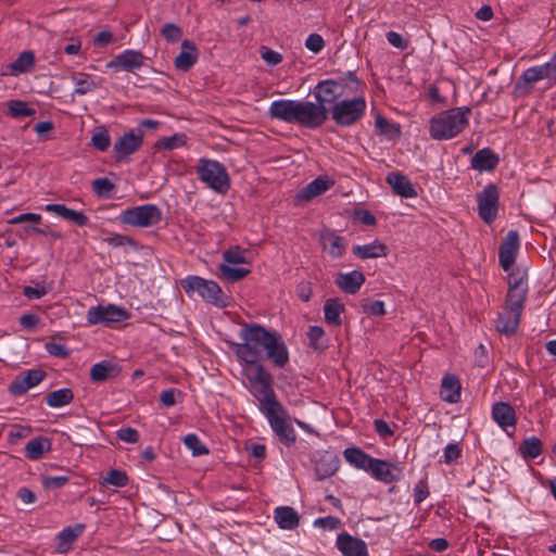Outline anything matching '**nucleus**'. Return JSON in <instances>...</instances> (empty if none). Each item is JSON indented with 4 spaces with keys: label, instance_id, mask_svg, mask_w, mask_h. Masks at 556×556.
I'll return each instance as SVG.
<instances>
[{
    "label": "nucleus",
    "instance_id": "26",
    "mask_svg": "<svg viewBox=\"0 0 556 556\" xmlns=\"http://www.w3.org/2000/svg\"><path fill=\"white\" fill-rule=\"evenodd\" d=\"M365 276L362 271L353 270L350 273H340L336 278V285L345 293L355 294L363 283Z\"/></svg>",
    "mask_w": 556,
    "mask_h": 556
},
{
    "label": "nucleus",
    "instance_id": "46",
    "mask_svg": "<svg viewBox=\"0 0 556 556\" xmlns=\"http://www.w3.org/2000/svg\"><path fill=\"white\" fill-rule=\"evenodd\" d=\"M184 444L192 452L193 456H202L208 454L207 447L201 442L194 433H189L184 438Z\"/></svg>",
    "mask_w": 556,
    "mask_h": 556
},
{
    "label": "nucleus",
    "instance_id": "58",
    "mask_svg": "<svg viewBox=\"0 0 556 556\" xmlns=\"http://www.w3.org/2000/svg\"><path fill=\"white\" fill-rule=\"evenodd\" d=\"M116 437L118 440L127 443H137L139 440L138 431L130 427H125L117 430Z\"/></svg>",
    "mask_w": 556,
    "mask_h": 556
},
{
    "label": "nucleus",
    "instance_id": "39",
    "mask_svg": "<svg viewBox=\"0 0 556 556\" xmlns=\"http://www.w3.org/2000/svg\"><path fill=\"white\" fill-rule=\"evenodd\" d=\"M129 483L127 473L123 470L111 469L101 477L100 484L114 488H124Z\"/></svg>",
    "mask_w": 556,
    "mask_h": 556
},
{
    "label": "nucleus",
    "instance_id": "25",
    "mask_svg": "<svg viewBox=\"0 0 556 556\" xmlns=\"http://www.w3.org/2000/svg\"><path fill=\"white\" fill-rule=\"evenodd\" d=\"M500 159L490 148H483L471 157V167L478 172H491L498 165Z\"/></svg>",
    "mask_w": 556,
    "mask_h": 556
},
{
    "label": "nucleus",
    "instance_id": "37",
    "mask_svg": "<svg viewBox=\"0 0 556 556\" xmlns=\"http://www.w3.org/2000/svg\"><path fill=\"white\" fill-rule=\"evenodd\" d=\"M72 80L75 85L73 94L84 96L98 88V85L88 74L79 73L72 76Z\"/></svg>",
    "mask_w": 556,
    "mask_h": 556
},
{
    "label": "nucleus",
    "instance_id": "61",
    "mask_svg": "<svg viewBox=\"0 0 556 556\" xmlns=\"http://www.w3.org/2000/svg\"><path fill=\"white\" fill-rule=\"evenodd\" d=\"M42 217L40 214H36V213H24V214H20L15 217H13L12 219H10V224L12 225H18V224H23V223H30V224H40Z\"/></svg>",
    "mask_w": 556,
    "mask_h": 556
},
{
    "label": "nucleus",
    "instance_id": "45",
    "mask_svg": "<svg viewBox=\"0 0 556 556\" xmlns=\"http://www.w3.org/2000/svg\"><path fill=\"white\" fill-rule=\"evenodd\" d=\"M224 264H248L247 251L239 247H232L223 252Z\"/></svg>",
    "mask_w": 556,
    "mask_h": 556
},
{
    "label": "nucleus",
    "instance_id": "59",
    "mask_svg": "<svg viewBox=\"0 0 556 556\" xmlns=\"http://www.w3.org/2000/svg\"><path fill=\"white\" fill-rule=\"evenodd\" d=\"M324 336H325V331L319 326H311L308 329V332H307V337L311 341V344L315 349L324 348V344L320 342L321 339L324 338Z\"/></svg>",
    "mask_w": 556,
    "mask_h": 556
},
{
    "label": "nucleus",
    "instance_id": "42",
    "mask_svg": "<svg viewBox=\"0 0 556 556\" xmlns=\"http://www.w3.org/2000/svg\"><path fill=\"white\" fill-rule=\"evenodd\" d=\"M375 124L379 131L387 136L389 139H395L401 135V127L399 124L393 123L380 115L376 117Z\"/></svg>",
    "mask_w": 556,
    "mask_h": 556
},
{
    "label": "nucleus",
    "instance_id": "21",
    "mask_svg": "<svg viewBox=\"0 0 556 556\" xmlns=\"http://www.w3.org/2000/svg\"><path fill=\"white\" fill-rule=\"evenodd\" d=\"M43 210L79 227H84L89 223L88 216L83 211L68 208L64 204H47Z\"/></svg>",
    "mask_w": 556,
    "mask_h": 556
},
{
    "label": "nucleus",
    "instance_id": "27",
    "mask_svg": "<svg viewBox=\"0 0 556 556\" xmlns=\"http://www.w3.org/2000/svg\"><path fill=\"white\" fill-rule=\"evenodd\" d=\"M121 371L122 369L117 363L111 361H102L91 367L90 377L94 381L116 379L122 378Z\"/></svg>",
    "mask_w": 556,
    "mask_h": 556
},
{
    "label": "nucleus",
    "instance_id": "40",
    "mask_svg": "<svg viewBox=\"0 0 556 556\" xmlns=\"http://www.w3.org/2000/svg\"><path fill=\"white\" fill-rule=\"evenodd\" d=\"M219 273L222 278L228 282H236L247 277L250 274V269L244 267H233L228 264H220Z\"/></svg>",
    "mask_w": 556,
    "mask_h": 556
},
{
    "label": "nucleus",
    "instance_id": "2",
    "mask_svg": "<svg viewBox=\"0 0 556 556\" xmlns=\"http://www.w3.org/2000/svg\"><path fill=\"white\" fill-rule=\"evenodd\" d=\"M249 391L258 402V409L266 418L273 432L287 446L296 441L293 419L277 400L271 384H249Z\"/></svg>",
    "mask_w": 556,
    "mask_h": 556
},
{
    "label": "nucleus",
    "instance_id": "29",
    "mask_svg": "<svg viewBox=\"0 0 556 556\" xmlns=\"http://www.w3.org/2000/svg\"><path fill=\"white\" fill-rule=\"evenodd\" d=\"M387 182L392 187L396 194L403 198L417 197V192L408 177L401 173H390L387 176Z\"/></svg>",
    "mask_w": 556,
    "mask_h": 556
},
{
    "label": "nucleus",
    "instance_id": "36",
    "mask_svg": "<svg viewBox=\"0 0 556 556\" xmlns=\"http://www.w3.org/2000/svg\"><path fill=\"white\" fill-rule=\"evenodd\" d=\"M73 391L68 388H63L50 392L46 396V403L49 407L59 408L70 404L73 401Z\"/></svg>",
    "mask_w": 556,
    "mask_h": 556
},
{
    "label": "nucleus",
    "instance_id": "19",
    "mask_svg": "<svg viewBox=\"0 0 556 556\" xmlns=\"http://www.w3.org/2000/svg\"><path fill=\"white\" fill-rule=\"evenodd\" d=\"M319 240L324 251L328 252L332 258H340L343 256L348 245L346 240L337 235L336 231L331 229L323 230L320 232Z\"/></svg>",
    "mask_w": 556,
    "mask_h": 556
},
{
    "label": "nucleus",
    "instance_id": "14",
    "mask_svg": "<svg viewBox=\"0 0 556 556\" xmlns=\"http://www.w3.org/2000/svg\"><path fill=\"white\" fill-rule=\"evenodd\" d=\"M367 472L386 484L396 482L402 477V469L397 464L375 457L371 458Z\"/></svg>",
    "mask_w": 556,
    "mask_h": 556
},
{
    "label": "nucleus",
    "instance_id": "15",
    "mask_svg": "<svg viewBox=\"0 0 556 556\" xmlns=\"http://www.w3.org/2000/svg\"><path fill=\"white\" fill-rule=\"evenodd\" d=\"M146 56L139 50L127 49L114 56L108 67L132 73L144 65Z\"/></svg>",
    "mask_w": 556,
    "mask_h": 556
},
{
    "label": "nucleus",
    "instance_id": "32",
    "mask_svg": "<svg viewBox=\"0 0 556 556\" xmlns=\"http://www.w3.org/2000/svg\"><path fill=\"white\" fill-rule=\"evenodd\" d=\"M24 450L28 459L37 460L51 450V442L48 438L37 437L28 441Z\"/></svg>",
    "mask_w": 556,
    "mask_h": 556
},
{
    "label": "nucleus",
    "instance_id": "64",
    "mask_svg": "<svg viewBox=\"0 0 556 556\" xmlns=\"http://www.w3.org/2000/svg\"><path fill=\"white\" fill-rule=\"evenodd\" d=\"M48 293V290L45 286L24 287L23 294L29 300H38L45 296Z\"/></svg>",
    "mask_w": 556,
    "mask_h": 556
},
{
    "label": "nucleus",
    "instance_id": "53",
    "mask_svg": "<svg viewBox=\"0 0 556 556\" xmlns=\"http://www.w3.org/2000/svg\"><path fill=\"white\" fill-rule=\"evenodd\" d=\"M260 53L261 58L269 66H276L282 61V55L279 52L271 50L265 46L261 47Z\"/></svg>",
    "mask_w": 556,
    "mask_h": 556
},
{
    "label": "nucleus",
    "instance_id": "8",
    "mask_svg": "<svg viewBox=\"0 0 556 556\" xmlns=\"http://www.w3.org/2000/svg\"><path fill=\"white\" fill-rule=\"evenodd\" d=\"M119 219L132 227L148 228L162 220V212L155 204H143L123 211Z\"/></svg>",
    "mask_w": 556,
    "mask_h": 556
},
{
    "label": "nucleus",
    "instance_id": "44",
    "mask_svg": "<svg viewBox=\"0 0 556 556\" xmlns=\"http://www.w3.org/2000/svg\"><path fill=\"white\" fill-rule=\"evenodd\" d=\"M462 384H440L439 395L447 403L454 404L460 400Z\"/></svg>",
    "mask_w": 556,
    "mask_h": 556
},
{
    "label": "nucleus",
    "instance_id": "12",
    "mask_svg": "<svg viewBox=\"0 0 556 556\" xmlns=\"http://www.w3.org/2000/svg\"><path fill=\"white\" fill-rule=\"evenodd\" d=\"M479 217L488 225L492 224L498 212L500 191L494 184L486 185L477 194Z\"/></svg>",
    "mask_w": 556,
    "mask_h": 556
},
{
    "label": "nucleus",
    "instance_id": "17",
    "mask_svg": "<svg viewBox=\"0 0 556 556\" xmlns=\"http://www.w3.org/2000/svg\"><path fill=\"white\" fill-rule=\"evenodd\" d=\"M298 100L279 99L273 101L268 109V115L287 124H295Z\"/></svg>",
    "mask_w": 556,
    "mask_h": 556
},
{
    "label": "nucleus",
    "instance_id": "20",
    "mask_svg": "<svg viewBox=\"0 0 556 556\" xmlns=\"http://www.w3.org/2000/svg\"><path fill=\"white\" fill-rule=\"evenodd\" d=\"M332 185L333 180L329 177L318 176L298 192L295 200L298 203L302 201H309L325 193Z\"/></svg>",
    "mask_w": 556,
    "mask_h": 556
},
{
    "label": "nucleus",
    "instance_id": "7",
    "mask_svg": "<svg viewBox=\"0 0 556 556\" xmlns=\"http://www.w3.org/2000/svg\"><path fill=\"white\" fill-rule=\"evenodd\" d=\"M200 180L218 193L229 189V176L223 164L215 160L200 159L197 166Z\"/></svg>",
    "mask_w": 556,
    "mask_h": 556
},
{
    "label": "nucleus",
    "instance_id": "63",
    "mask_svg": "<svg viewBox=\"0 0 556 556\" xmlns=\"http://www.w3.org/2000/svg\"><path fill=\"white\" fill-rule=\"evenodd\" d=\"M388 42L401 50H405L408 46V41L403 38V36L396 31L390 30L386 35Z\"/></svg>",
    "mask_w": 556,
    "mask_h": 556
},
{
    "label": "nucleus",
    "instance_id": "1",
    "mask_svg": "<svg viewBox=\"0 0 556 556\" xmlns=\"http://www.w3.org/2000/svg\"><path fill=\"white\" fill-rule=\"evenodd\" d=\"M241 343H231V350L242 363V372L249 382H270V375L260 363L268 358L276 367L289 361L285 342L276 332L260 325H247L240 329Z\"/></svg>",
    "mask_w": 556,
    "mask_h": 556
},
{
    "label": "nucleus",
    "instance_id": "16",
    "mask_svg": "<svg viewBox=\"0 0 556 556\" xmlns=\"http://www.w3.org/2000/svg\"><path fill=\"white\" fill-rule=\"evenodd\" d=\"M336 547L343 556H369L366 542L352 536L348 532H342L337 535Z\"/></svg>",
    "mask_w": 556,
    "mask_h": 556
},
{
    "label": "nucleus",
    "instance_id": "50",
    "mask_svg": "<svg viewBox=\"0 0 556 556\" xmlns=\"http://www.w3.org/2000/svg\"><path fill=\"white\" fill-rule=\"evenodd\" d=\"M313 525L315 528L333 531L342 527V521L338 517L326 516L315 519Z\"/></svg>",
    "mask_w": 556,
    "mask_h": 556
},
{
    "label": "nucleus",
    "instance_id": "35",
    "mask_svg": "<svg viewBox=\"0 0 556 556\" xmlns=\"http://www.w3.org/2000/svg\"><path fill=\"white\" fill-rule=\"evenodd\" d=\"M343 456L348 463L354 467L367 471L368 466L371 462V456L366 454L358 447H348L343 452Z\"/></svg>",
    "mask_w": 556,
    "mask_h": 556
},
{
    "label": "nucleus",
    "instance_id": "55",
    "mask_svg": "<svg viewBox=\"0 0 556 556\" xmlns=\"http://www.w3.org/2000/svg\"><path fill=\"white\" fill-rule=\"evenodd\" d=\"M46 351L54 357L66 358L70 355V349L62 343L47 342L45 344Z\"/></svg>",
    "mask_w": 556,
    "mask_h": 556
},
{
    "label": "nucleus",
    "instance_id": "54",
    "mask_svg": "<svg viewBox=\"0 0 556 556\" xmlns=\"http://www.w3.org/2000/svg\"><path fill=\"white\" fill-rule=\"evenodd\" d=\"M46 377V372L41 369H30L16 377L14 382H41Z\"/></svg>",
    "mask_w": 556,
    "mask_h": 556
},
{
    "label": "nucleus",
    "instance_id": "48",
    "mask_svg": "<svg viewBox=\"0 0 556 556\" xmlns=\"http://www.w3.org/2000/svg\"><path fill=\"white\" fill-rule=\"evenodd\" d=\"M463 453L462 446L459 443H448L443 448L442 462L446 465H452L457 463Z\"/></svg>",
    "mask_w": 556,
    "mask_h": 556
},
{
    "label": "nucleus",
    "instance_id": "5",
    "mask_svg": "<svg viewBox=\"0 0 556 556\" xmlns=\"http://www.w3.org/2000/svg\"><path fill=\"white\" fill-rule=\"evenodd\" d=\"M181 287L190 298L197 294L203 301L217 307L227 305V298L213 280H206L200 276H188L181 280Z\"/></svg>",
    "mask_w": 556,
    "mask_h": 556
},
{
    "label": "nucleus",
    "instance_id": "38",
    "mask_svg": "<svg viewBox=\"0 0 556 556\" xmlns=\"http://www.w3.org/2000/svg\"><path fill=\"white\" fill-rule=\"evenodd\" d=\"M548 66L549 65H546V63H545V64H542L539 66H533V67L527 68L522 73L523 81L527 84H534L544 78L555 77Z\"/></svg>",
    "mask_w": 556,
    "mask_h": 556
},
{
    "label": "nucleus",
    "instance_id": "10",
    "mask_svg": "<svg viewBox=\"0 0 556 556\" xmlns=\"http://www.w3.org/2000/svg\"><path fill=\"white\" fill-rule=\"evenodd\" d=\"M328 118V109L318 102L298 100L295 124L308 128L316 129L320 127Z\"/></svg>",
    "mask_w": 556,
    "mask_h": 556
},
{
    "label": "nucleus",
    "instance_id": "6",
    "mask_svg": "<svg viewBox=\"0 0 556 556\" xmlns=\"http://www.w3.org/2000/svg\"><path fill=\"white\" fill-rule=\"evenodd\" d=\"M366 100L363 96L343 99L331 106V117L338 126L348 127L358 122L365 114Z\"/></svg>",
    "mask_w": 556,
    "mask_h": 556
},
{
    "label": "nucleus",
    "instance_id": "24",
    "mask_svg": "<svg viewBox=\"0 0 556 556\" xmlns=\"http://www.w3.org/2000/svg\"><path fill=\"white\" fill-rule=\"evenodd\" d=\"M85 528L84 523H76L64 528L56 536V551L59 553H67L78 536L83 534Z\"/></svg>",
    "mask_w": 556,
    "mask_h": 556
},
{
    "label": "nucleus",
    "instance_id": "9",
    "mask_svg": "<svg viewBox=\"0 0 556 556\" xmlns=\"http://www.w3.org/2000/svg\"><path fill=\"white\" fill-rule=\"evenodd\" d=\"M129 317L130 313L127 309L114 304L91 306L86 315L89 325L104 326L123 323Z\"/></svg>",
    "mask_w": 556,
    "mask_h": 556
},
{
    "label": "nucleus",
    "instance_id": "4",
    "mask_svg": "<svg viewBox=\"0 0 556 556\" xmlns=\"http://www.w3.org/2000/svg\"><path fill=\"white\" fill-rule=\"evenodd\" d=\"M362 83L354 73L339 79H325L319 81L314 89V97L318 104L333 106L340 98L356 94L362 91Z\"/></svg>",
    "mask_w": 556,
    "mask_h": 556
},
{
    "label": "nucleus",
    "instance_id": "52",
    "mask_svg": "<svg viewBox=\"0 0 556 556\" xmlns=\"http://www.w3.org/2000/svg\"><path fill=\"white\" fill-rule=\"evenodd\" d=\"M161 34L169 42H176L182 37L181 28L173 23L165 24Z\"/></svg>",
    "mask_w": 556,
    "mask_h": 556
},
{
    "label": "nucleus",
    "instance_id": "56",
    "mask_svg": "<svg viewBox=\"0 0 556 556\" xmlns=\"http://www.w3.org/2000/svg\"><path fill=\"white\" fill-rule=\"evenodd\" d=\"M114 189V185L109 178H97L92 181V190L98 195H104Z\"/></svg>",
    "mask_w": 556,
    "mask_h": 556
},
{
    "label": "nucleus",
    "instance_id": "13",
    "mask_svg": "<svg viewBox=\"0 0 556 556\" xmlns=\"http://www.w3.org/2000/svg\"><path fill=\"white\" fill-rule=\"evenodd\" d=\"M143 143V132L141 130H130L121 136L113 146L114 159L116 162H128L130 155L136 153Z\"/></svg>",
    "mask_w": 556,
    "mask_h": 556
},
{
    "label": "nucleus",
    "instance_id": "33",
    "mask_svg": "<svg viewBox=\"0 0 556 556\" xmlns=\"http://www.w3.org/2000/svg\"><path fill=\"white\" fill-rule=\"evenodd\" d=\"M353 253L362 260L377 258L387 255V247L376 240L368 244L354 245Z\"/></svg>",
    "mask_w": 556,
    "mask_h": 556
},
{
    "label": "nucleus",
    "instance_id": "18",
    "mask_svg": "<svg viewBox=\"0 0 556 556\" xmlns=\"http://www.w3.org/2000/svg\"><path fill=\"white\" fill-rule=\"evenodd\" d=\"M519 249V235L515 230L508 231L500 247V264L505 271H508L515 263Z\"/></svg>",
    "mask_w": 556,
    "mask_h": 556
},
{
    "label": "nucleus",
    "instance_id": "28",
    "mask_svg": "<svg viewBox=\"0 0 556 556\" xmlns=\"http://www.w3.org/2000/svg\"><path fill=\"white\" fill-rule=\"evenodd\" d=\"M274 520L282 530H293L300 523L298 511L290 506H278L274 509Z\"/></svg>",
    "mask_w": 556,
    "mask_h": 556
},
{
    "label": "nucleus",
    "instance_id": "51",
    "mask_svg": "<svg viewBox=\"0 0 556 556\" xmlns=\"http://www.w3.org/2000/svg\"><path fill=\"white\" fill-rule=\"evenodd\" d=\"M91 143L92 146L101 151L104 152L109 149L111 144V138L106 130H101L92 135L91 137Z\"/></svg>",
    "mask_w": 556,
    "mask_h": 556
},
{
    "label": "nucleus",
    "instance_id": "31",
    "mask_svg": "<svg viewBox=\"0 0 556 556\" xmlns=\"http://www.w3.org/2000/svg\"><path fill=\"white\" fill-rule=\"evenodd\" d=\"M344 312V305L337 298L326 300L324 304L325 321L333 327L342 324L341 314Z\"/></svg>",
    "mask_w": 556,
    "mask_h": 556
},
{
    "label": "nucleus",
    "instance_id": "34",
    "mask_svg": "<svg viewBox=\"0 0 556 556\" xmlns=\"http://www.w3.org/2000/svg\"><path fill=\"white\" fill-rule=\"evenodd\" d=\"M35 53L30 50L23 51L17 59L9 65L11 75L28 73L35 65Z\"/></svg>",
    "mask_w": 556,
    "mask_h": 556
},
{
    "label": "nucleus",
    "instance_id": "47",
    "mask_svg": "<svg viewBox=\"0 0 556 556\" xmlns=\"http://www.w3.org/2000/svg\"><path fill=\"white\" fill-rule=\"evenodd\" d=\"M186 143V136L184 134H175L170 137L160 139L155 147L157 149L173 150L182 147Z\"/></svg>",
    "mask_w": 556,
    "mask_h": 556
},
{
    "label": "nucleus",
    "instance_id": "60",
    "mask_svg": "<svg viewBox=\"0 0 556 556\" xmlns=\"http://www.w3.org/2000/svg\"><path fill=\"white\" fill-rule=\"evenodd\" d=\"M177 396H181V392L177 389L169 388L161 393L160 400L165 407H172L176 404Z\"/></svg>",
    "mask_w": 556,
    "mask_h": 556
},
{
    "label": "nucleus",
    "instance_id": "43",
    "mask_svg": "<svg viewBox=\"0 0 556 556\" xmlns=\"http://www.w3.org/2000/svg\"><path fill=\"white\" fill-rule=\"evenodd\" d=\"M8 110L11 116L15 118L33 116L36 113L35 109L28 106L26 102L21 100H11L8 103Z\"/></svg>",
    "mask_w": 556,
    "mask_h": 556
},
{
    "label": "nucleus",
    "instance_id": "57",
    "mask_svg": "<svg viewBox=\"0 0 556 556\" xmlns=\"http://www.w3.org/2000/svg\"><path fill=\"white\" fill-rule=\"evenodd\" d=\"M305 47L313 53H319L325 47V40L319 34L313 33L305 40Z\"/></svg>",
    "mask_w": 556,
    "mask_h": 556
},
{
    "label": "nucleus",
    "instance_id": "23",
    "mask_svg": "<svg viewBox=\"0 0 556 556\" xmlns=\"http://www.w3.org/2000/svg\"><path fill=\"white\" fill-rule=\"evenodd\" d=\"M492 419L503 430L515 427L517 418L514 408L506 402H496L492 406Z\"/></svg>",
    "mask_w": 556,
    "mask_h": 556
},
{
    "label": "nucleus",
    "instance_id": "41",
    "mask_svg": "<svg viewBox=\"0 0 556 556\" xmlns=\"http://www.w3.org/2000/svg\"><path fill=\"white\" fill-rule=\"evenodd\" d=\"M520 453L525 458H536L542 453L541 440L536 437L525 439L520 445Z\"/></svg>",
    "mask_w": 556,
    "mask_h": 556
},
{
    "label": "nucleus",
    "instance_id": "22",
    "mask_svg": "<svg viewBox=\"0 0 556 556\" xmlns=\"http://www.w3.org/2000/svg\"><path fill=\"white\" fill-rule=\"evenodd\" d=\"M198 56L195 45L186 39L181 42V51L176 55L174 65L176 70L187 72L197 63Z\"/></svg>",
    "mask_w": 556,
    "mask_h": 556
},
{
    "label": "nucleus",
    "instance_id": "62",
    "mask_svg": "<svg viewBox=\"0 0 556 556\" xmlns=\"http://www.w3.org/2000/svg\"><path fill=\"white\" fill-rule=\"evenodd\" d=\"M104 241L114 248L124 247V245H135V241L124 235L114 233L111 237L104 239Z\"/></svg>",
    "mask_w": 556,
    "mask_h": 556
},
{
    "label": "nucleus",
    "instance_id": "30",
    "mask_svg": "<svg viewBox=\"0 0 556 556\" xmlns=\"http://www.w3.org/2000/svg\"><path fill=\"white\" fill-rule=\"evenodd\" d=\"M521 313L519 312H507L504 308V313L500 314L496 319V329L506 336L514 334L520 323Z\"/></svg>",
    "mask_w": 556,
    "mask_h": 556
},
{
    "label": "nucleus",
    "instance_id": "11",
    "mask_svg": "<svg viewBox=\"0 0 556 556\" xmlns=\"http://www.w3.org/2000/svg\"><path fill=\"white\" fill-rule=\"evenodd\" d=\"M528 290L527 274H511L508 280L505 309L507 312H519L522 314Z\"/></svg>",
    "mask_w": 556,
    "mask_h": 556
},
{
    "label": "nucleus",
    "instance_id": "3",
    "mask_svg": "<svg viewBox=\"0 0 556 556\" xmlns=\"http://www.w3.org/2000/svg\"><path fill=\"white\" fill-rule=\"evenodd\" d=\"M471 109L457 106L433 115L429 122V135L432 139L451 140L462 134L469 124Z\"/></svg>",
    "mask_w": 556,
    "mask_h": 556
},
{
    "label": "nucleus",
    "instance_id": "49",
    "mask_svg": "<svg viewBox=\"0 0 556 556\" xmlns=\"http://www.w3.org/2000/svg\"><path fill=\"white\" fill-rule=\"evenodd\" d=\"M338 470V462L334 458H331L327 462L321 460L316 466V475L318 480H324L328 477H331Z\"/></svg>",
    "mask_w": 556,
    "mask_h": 556
}]
</instances>
